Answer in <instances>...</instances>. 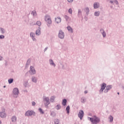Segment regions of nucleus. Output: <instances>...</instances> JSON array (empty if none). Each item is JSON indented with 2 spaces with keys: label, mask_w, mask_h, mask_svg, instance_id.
Segmentation results:
<instances>
[{
  "label": "nucleus",
  "mask_w": 124,
  "mask_h": 124,
  "mask_svg": "<svg viewBox=\"0 0 124 124\" xmlns=\"http://www.w3.org/2000/svg\"><path fill=\"white\" fill-rule=\"evenodd\" d=\"M49 62L50 65H52L54 67H56V64L55 63V62H54V61H53V60L49 59Z\"/></svg>",
  "instance_id": "nucleus-14"
},
{
  "label": "nucleus",
  "mask_w": 124,
  "mask_h": 124,
  "mask_svg": "<svg viewBox=\"0 0 124 124\" xmlns=\"http://www.w3.org/2000/svg\"><path fill=\"white\" fill-rule=\"evenodd\" d=\"M43 101L45 103V106H48L49 104H50V100L49 99V97L46 96H43Z\"/></svg>",
  "instance_id": "nucleus-5"
},
{
  "label": "nucleus",
  "mask_w": 124,
  "mask_h": 124,
  "mask_svg": "<svg viewBox=\"0 0 124 124\" xmlns=\"http://www.w3.org/2000/svg\"><path fill=\"white\" fill-rule=\"evenodd\" d=\"M110 2L111 3H113V2H114V1H110Z\"/></svg>",
  "instance_id": "nucleus-50"
},
{
  "label": "nucleus",
  "mask_w": 124,
  "mask_h": 124,
  "mask_svg": "<svg viewBox=\"0 0 124 124\" xmlns=\"http://www.w3.org/2000/svg\"><path fill=\"white\" fill-rule=\"evenodd\" d=\"M50 116H51V117H55V116H56V113L54 111H52L50 113Z\"/></svg>",
  "instance_id": "nucleus-38"
},
{
  "label": "nucleus",
  "mask_w": 124,
  "mask_h": 124,
  "mask_svg": "<svg viewBox=\"0 0 124 124\" xmlns=\"http://www.w3.org/2000/svg\"><path fill=\"white\" fill-rule=\"evenodd\" d=\"M64 18L65 19L66 22H68V20H69V16L65 15Z\"/></svg>",
  "instance_id": "nucleus-35"
},
{
  "label": "nucleus",
  "mask_w": 124,
  "mask_h": 124,
  "mask_svg": "<svg viewBox=\"0 0 124 124\" xmlns=\"http://www.w3.org/2000/svg\"><path fill=\"white\" fill-rule=\"evenodd\" d=\"M1 124V121L0 120V124Z\"/></svg>",
  "instance_id": "nucleus-56"
},
{
  "label": "nucleus",
  "mask_w": 124,
  "mask_h": 124,
  "mask_svg": "<svg viewBox=\"0 0 124 124\" xmlns=\"http://www.w3.org/2000/svg\"><path fill=\"white\" fill-rule=\"evenodd\" d=\"M122 90H123L124 91V86L122 87Z\"/></svg>",
  "instance_id": "nucleus-51"
},
{
  "label": "nucleus",
  "mask_w": 124,
  "mask_h": 124,
  "mask_svg": "<svg viewBox=\"0 0 124 124\" xmlns=\"http://www.w3.org/2000/svg\"><path fill=\"white\" fill-rule=\"evenodd\" d=\"M81 103H85L86 102V97H82L80 99Z\"/></svg>",
  "instance_id": "nucleus-27"
},
{
  "label": "nucleus",
  "mask_w": 124,
  "mask_h": 124,
  "mask_svg": "<svg viewBox=\"0 0 124 124\" xmlns=\"http://www.w3.org/2000/svg\"><path fill=\"white\" fill-rule=\"evenodd\" d=\"M113 116H112V115H110L109 117H108V120H109V122L110 123H112L113 122Z\"/></svg>",
  "instance_id": "nucleus-30"
},
{
  "label": "nucleus",
  "mask_w": 124,
  "mask_h": 124,
  "mask_svg": "<svg viewBox=\"0 0 124 124\" xmlns=\"http://www.w3.org/2000/svg\"><path fill=\"white\" fill-rule=\"evenodd\" d=\"M84 93L86 94V93H88V91H85L84 92Z\"/></svg>",
  "instance_id": "nucleus-49"
},
{
  "label": "nucleus",
  "mask_w": 124,
  "mask_h": 124,
  "mask_svg": "<svg viewBox=\"0 0 124 124\" xmlns=\"http://www.w3.org/2000/svg\"><path fill=\"white\" fill-rule=\"evenodd\" d=\"M107 84L105 83H103L101 86V89H103V90H105V88H106Z\"/></svg>",
  "instance_id": "nucleus-26"
},
{
  "label": "nucleus",
  "mask_w": 124,
  "mask_h": 124,
  "mask_svg": "<svg viewBox=\"0 0 124 124\" xmlns=\"http://www.w3.org/2000/svg\"><path fill=\"white\" fill-rule=\"evenodd\" d=\"M117 94H120V93L118 92Z\"/></svg>",
  "instance_id": "nucleus-55"
},
{
  "label": "nucleus",
  "mask_w": 124,
  "mask_h": 124,
  "mask_svg": "<svg viewBox=\"0 0 124 124\" xmlns=\"http://www.w3.org/2000/svg\"><path fill=\"white\" fill-rule=\"evenodd\" d=\"M35 34L36 35L39 36L41 34V32L40 31V29H38L36 31Z\"/></svg>",
  "instance_id": "nucleus-23"
},
{
  "label": "nucleus",
  "mask_w": 124,
  "mask_h": 124,
  "mask_svg": "<svg viewBox=\"0 0 124 124\" xmlns=\"http://www.w3.org/2000/svg\"><path fill=\"white\" fill-rule=\"evenodd\" d=\"M31 81L33 83H37V78L36 77L33 76L31 78Z\"/></svg>",
  "instance_id": "nucleus-17"
},
{
  "label": "nucleus",
  "mask_w": 124,
  "mask_h": 124,
  "mask_svg": "<svg viewBox=\"0 0 124 124\" xmlns=\"http://www.w3.org/2000/svg\"><path fill=\"white\" fill-rule=\"evenodd\" d=\"M31 14L34 17L36 15V12L35 11H33L31 12Z\"/></svg>",
  "instance_id": "nucleus-36"
},
{
  "label": "nucleus",
  "mask_w": 124,
  "mask_h": 124,
  "mask_svg": "<svg viewBox=\"0 0 124 124\" xmlns=\"http://www.w3.org/2000/svg\"><path fill=\"white\" fill-rule=\"evenodd\" d=\"M25 92L26 93H28V90H25Z\"/></svg>",
  "instance_id": "nucleus-52"
},
{
  "label": "nucleus",
  "mask_w": 124,
  "mask_h": 124,
  "mask_svg": "<svg viewBox=\"0 0 124 124\" xmlns=\"http://www.w3.org/2000/svg\"><path fill=\"white\" fill-rule=\"evenodd\" d=\"M84 11L86 12V15H89V13L90 12V9L89 7H86L84 9Z\"/></svg>",
  "instance_id": "nucleus-19"
},
{
  "label": "nucleus",
  "mask_w": 124,
  "mask_h": 124,
  "mask_svg": "<svg viewBox=\"0 0 124 124\" xmlns=\"http://www.w3.org/2000/svg\"><path fill=\"white\" fill-rule=\"evenodd\" d=\"M62 108V106H61V105L60 104L57 105L56 107H55V108L57 110H60V109H61Z\"/></svg>",
  "instance_id": "nucleus-29"
},
{
  "label": "nucleus",
  "mask_w": 124,
  "mask_h": 124,
  "mask_svg": "<svg viewBox=\"0 0 124 124\" xmlns=\"http://www.w3.org/2000/svg\"><path fill=\"white\" fill-rule=\"evenodd\" d=\"M68 13L70 14H72V9L71 8H70L68 10Z\"/></svg>",
  "instance_id": "nucleus-40"
},
{
  "label": "nucleus",
  "mask_w": 124,
  "mask_h": 124,
  "mask_svg": "<svg viewBox=\"0 0 124 124\" xmlns=\"http://www.w3.org/2000/svg\"><path fill=\"white\" fill-rule=\"evenodd\" d=\"M69 110H70V107L68 106L66 108V111H67V114H69Z\"/></svg>",
  "instance_id": "nucleus-31"
},
{
  "label": "nucleus",
  "mask_w": 124,
  "mask_h": 124,
  "mask_svg": "<svg viewBox=\"0 0 124 124\" xmlns=\"http://www.w3.org/2000/svg\"><path fill=\"white\" fill-rule=\"evenodd\" d=\"M5 36L3 35H0V39H4Z\"/></svg>",
  "instance_id": "nucleus-42"
},
{
  "label": "nucleus",
  "mask_w": 124,
  "mask_h": 124,
  "mask_svg": "<svg viewBox=\"0 0 124 124\" xmlns=\"http://www.w3.org/2000/svg\"><path fill=\"white\" fill-rule=\"evenodd\" d=\"M39 111L41 114H44V111L41 109V108H39Z\"/></svg>",
  "instance_id": "nucleus-39"
},
{
  "label": "nucleus",
  "mask_w": 124,
  "mask_h": 124,
  "mask_svg": "<svg viewBox=\"0 0 124 124\" xmlns=\"http://www.w3.org/2000/svg\"><path fill=\"white\" fill-rule=\"evenodd\" d=\"M19 89L17 88H15L13 90V97L17 98V97H18V95H19Z\"/></svg>",
  "instance_id": "nucleus-3"
},
{
  "label": "nucleus",
  "mask_w": 124,
  "mask_h": 124,
  "mask_svg": "<svg viewBox=\"0 0 124 124\" xmlns=\"http://www.w3.org/2000/svg\"><path fill=\"white\" fill-rule=\"evenodd\" d=\"M100 32L102 34V35L104 38H105V37H106V32L105 31H104V29H103V28H101L100 29Z\"/></svg>",
  "instance_id": "nucleus-10"
},
{
  "label": "nucleus",
  "mask_w": 124,
  "mask_h": 124,
  "mask_svg": "<svg viewBox=\"0 0 124 124\" xmlns=\"http://www.w3.org/2000/svg\"><path fill=\"white\" fill-rule=\"evenodd\" d=\"M30 37L31 38L33 41H36V39L35 38V33L33 32H31Z\"/></svg>",
  "instance_id": "nucleus-12"
},
{
  "label": "nucleus",
  "mask_w": 124,
  "mask_h": 124,
  "mask_svg": "<svg viewBox=\"0 0 124 124\" xmlns=\"http://www.w3.org/2000/svg\"><path fill=\"white\" fill-rule=\"evenodd\" d=\"M66 103H67V100L66 99H64L62 101V104L63 106H65L66 105Z\"/></svg>",
  "instance_id": "nucleus-20"
},
{
  "label": "nucleus",
  "mask_w": 124,
  "mask_h": 124,
  "mask_svg": "<svg viewBox=\"0 0 124 124\" xmlns=\"http://www.w3.org/2000/svg\"><path fill=\"white\" fill-rule=\"evenodd\" d=\"M36 72L35 71V69H34V67L31 66L30 70V74L31 75H34L36 74Z\"/></svg>",
  "instance_id": "nucleus-8"
},
{
  "label": "nucleus",
  "mask_w": 124,
  "mask_h": 124,
  "mask_svg": "<svg viewBox=\"0 0 124 124\" xmlns=\"http://www.w3.org/2000/svg\"><path fill=\"white\" fill-rule=\"evenodd\" d=\"M104 91V89L101 88L100 90H99L100 93H103Z\"/></svg>",
  "instance_id": "nucleus-41"
},
{
  "label": "nucleus",
  "mask_w": 124,
  "mask_h": 124,
  "mask_svg": "<svg viewBox=\"0 0 124 124\" xmlns=\"http://www.w3.org/2000/svg\"><path fill=\"white\" fill-rule=\"evenodd\" d=\"M54 124H60V120L59 119H55L54 120Z\"/></svg>",
  "instance_id": "nucleus-37"
},
{
  "label": "nucleus",
  "mask_w": 124,
  "mask_h": 124,
  "mask_svg": "<svg viewBox=\"0 0 124 124\" xmlns=\"http://www.w3.org/2000/svg\"><path fill=\"white\" fill-rule=\"evenodd\" d=\"M89 118L92 124H97L100 123V118L95 115L93 116V117H89Z\"/></svg>",
  "instance_id": "nucleus-1"
},
{
  "label": "nucleus",
  "mask_w": 124,
  "mask_h": 124,
  "mask_svg": "<svg viewBox=\"0 0 124 124\" xmlns=\"http://www.w3.org/2000/svg\"><path fill=\"white\" fill-rule=\"evenodd\" d=\"M55 20L57 24H60L62 22V18L60 17H55Z\"/></svg>",
  "instance_id": "nucleus-13"
},
{
  "label": "nucleus",
  "mask_w": 124,
  "mask_h": 124,
  "mask_svg": "<svg viewBox=\"0 0 124 124\" xmlns=\"http://www.w3.org/2000/svg\"><path fill=\"white\" fill-rule=\"evenodd\" d=\"M2 60H3V57L2 56H1V55H0V62L1 61H2Z\"/></svg>",
  "instance_id": "nucleus-44"
},
{
  "label": "nucleus",
  "mask_w": 124,
  "mask_h": 124,
  "mask_svg": "<svg viewBox=\"0 0 124 124\" xmlns=\"http://www.w3.org/2000/svg\"><path fill=\"white\" fill-rule=\"evenodd\" d=\"M7 116L6 112H5V109L4 108H2V111L0 112V118L4 119L5 118H6Z\"/></svg>",
  "instance_id": "nucleus-6"
},
{
  "label": "nucleus",
  "mask_w": 124,
  "mask_h": 124,
  "mask_svg": "<svg viewBox=\"0 0 124 124\" xmlns=\"http://www.w3.org/2000/svg\"><path fill=\"white\" fill-rule=\"evenodd\" d=\"M106 88V89L104 90V93H107L112 89V85H108Z\"/></svg>",
  "instance_id": "nucleus-11"
},
{
  "label": "nucleus",
  "mask_w": 124,
  "mask_h": 124,
  "mask_svg": "<svg viewBox=\"0 0 124 124\" xmlns=\"http://www.w3.org/2000/svg\"><path fill=\"white\" fill-rule=\"evenodd\" d=\"M12 123H15L17 121V117L16 116H13L11 118Z\"/></svg>",
  "instance_id": "nucleus-18"
},
{
  "label": "nucleus",
  "mask_w": 124,
  "mask_h": 124,
  "mask_svg": "<svg viewBox=\"0 0 124 124\" xmlns=\"http://www.w3.org/2000/svg\"><path fill=\"white\" fill-rule=\"evenodd\" d=\"M58 37L60 39H63L64 38V32L62 31V30H60L59 31Z\"/></svg>",
  "instance_id": "nucleus-7"
},
{
  "label": "nucleus",
  "mask_w": 124,
  "mask_h": 124,
  "mask_svg": "<svg viewBox=\"0 0 124 124\" xmlns=\"http://www.w3.org/2000/svg\"><path fill=\"white\" fill-rule=\"evenodd\" d=\"M55 99H56V96H52L50 97V102H52V103L55 102Z\"/></svg>",
  "instance_id": "nucleus-24"
},
{
  "label": "nucleus",
  "mask_w": 124,
  "mask_h": 124,
  "mask_svg": "<svg viewBox=\"0 0 124 124\" xmlns=\"http://www.w3.org/2000/svg\"><path fill=\"white\" fill-rule=\"evenodd\" d=\"M100 6V4L98 2H95L93 4V8H94V9H97V8H98Z\"/></svg>",
  "instance_id": "nucleus-15"
},
{
  "label": "nucleus",
  "mask_w": 124,
  "mask_h": 124,
  "mask_svg": "<svg viewBox=\"0 0 124 124\" xmlns=\"http://www.w3.org/2000/svg\"><path fill=\"white\" fill-rule=\"evenodd\" d=\"M67 1L70 3H72V2H73V0H67Z\"/></svg>",
  "instance_id": "nucleus-43"
},
{
  "label": "nucleus",
  "mask_w": 124,
  "mask_h": 124,
  "mask_svg": "<svg viewBox=\"0 0 124 124\" xmlns=\"http://www.w3.org/2000/svg\"><path fill=\"white\" fill-rule=\"evenodd\" d=\"M31 64V59H29L28 60H27V62H26V66H28V65L29 64Z\"/></svg>",
  "instance_id": "nucleus-32"
},
{
  "label": "nucleus",
  "mask_w": 124,
  "mask_h": 124,
  "mask_svg": "<svg viewBox=\"0 0 124 124\" xmlns=\"http://www.w3.org/2000/svg\"><path fill=\"white\" fill-rule=\"evenodd\" d=\"M114 2H115V3H116V4L118 5L119 4V2H118V0H115V1H114Z\"/></svg>",
  "instance_id": "nucleus-46"
},
{
  "label": "nucleus",
  "mask_w": 124,
  "mask_h": 124,
  "mask_svg": "<svg viewBox=\"0 0 124 124\" xmlns=\"http://www.w3.org/2000/svg\"><path fill=\"white\" fill-rule=\"evenodd\" d=\"M67 29L69 32H70L71 33H73V29H72L71 27H70V26H68L67 27Z\"/></svg>",
  "instance_id": "nucleus-16"
},
{
  "label": "nucleus",
  "mask_w": 124,
  "mask_h": 124,
  "mask_svg": "<svg viewBox=\"0 0 124 124\" xmlns=\"http://www.w3.org/2000/svg\"><path fill=\"white\" fill-rule=\"evenodd\" d=\"M31 26H32V23H30Z\"/></svg>",
  "instance_id": "nucleus-53"
},
{
  "label": "nucleus",
  "mask_w": 124,
  "mask_h": 124,
  "mask_svg": "<svg viewBox=\"0 0 124 124\" xmlns=\"http://www.w3.org/2000/svg\"><path fill=\"white\" fill-rule=\"evenodd\" d=\"M48 49V47H46L44 49V52H46L47 51V49Z\"/></svg>",
  "instance_id": "nucleus-47"
},
{
  "label": "nucleus",
  "mask_w": 124,
  "mask_h": 124,
  "mask_svg": "<svg viewBox=\"0 0 124 124\" xmlns=\"http://www.w3.org/2000/svg\"><path fill=\"white\" fill-rule=\"evenodd\" d=\"M0 32L1 33H2V34H3V33H5L6 31L4 29L2 28H0Z\"/></svg>",
  "instance_id": "nucleus-28"
},
{
  "label": "nucleus",
  "mask_w": 124,
  "mask_h": 124,
  "mask_svg": "<svg viewBox=\"0 0 124 124\" xmlns=\"http://www.w3.org/2000/svg\"><path fill=\"white\" fill-rule=\"evenodd\" d=\"M25 116L26 117L35 116V112L33 110H28L25 112Z\"/></svg>",
  "instance_id": "nucleus-4"
},
{
  "label": "nucleus",
  "mask_w": 124,
  "mask_h": 124,
  "mask_svg": "<svg viewBox=\"0 0 124 124\" xmlns=\"http://www.w3.org/2000/svg\"><path fill=\"white\" fill-rule=\"evenodd\" d=\"M110 7H111V8H112V7H113V6H110Z\"/></svg>",
  "instance_id": "nucleus-57"
},
{
  "label": "nucleus",
  "mask_w": 124,
  "mask_h": 124,
  "mask_svg": "<svg viewBox=\"0 0 124 124\" xmlns=\"http://www.w3.org/2000/svg\"><path fill=\"white\" fill-rule=\"evenodd\" d=\"M45 20L47 23V26L48 28H50L51 25H52V20L51 19V16H50L46 15L45 16Z\"/></svg>",
  "instance_id": "nucleus-2"
},
{
  "label": "nucleus",
  "mask_w": 124,
  "mask_h": 124,
  "mask_svg": "<svg viewBox=\"0 0 124 124\" xmlns=\"http://www.w3.org/2000/svg\"><path fill=\"white\" fill-rule=\"evenodd\" d=\"M78 16L79 18H80V17L82 16V11L81 10V9L78 10Z\"/></svg>",
  "instance_id": "nucleus-22"
},
{
  "label": "nucleus",
  "mask_w": 124,
  "mask_h": 124,
  "mask_svg": "<svg viewBox=\"0 0 124 124\" xmlns=\"http://www.w3.org/2000/svg\"><path fill=\"white\" fill-rule=\"evenodd\" d=\"M78 117L80 118V120H82L83 117H84V111L80 110L78 114Z\"/></svg>",
  "instance_id": "nucleus-9"
},
{
  "label": "nucleus",
  "mask_w": 124,
  "mask_h": 124,
  "mask_svg": "<svg viewBox=\"0 0 124 124\" xmlns=\"http://www.w3.org/2000/svg\"><path fill=\"white\" fill-rule=\"evenodd\" d=\"M3 88H6V86H4Z\"/></svg>",
  "instance_id": "nucleus-54"
},
{
  "label": "nucleus",
  "mask_w": 124,
  "mask_h": 124,
  "mask_svg": "<svg viewBox=\"0 0 124 124\" xmlns=\"http://www.w3.org/2000/svg\"><path fill=\"white\" fill-rule=\"evenodd\" d=\"M37 25L39 27H40L41 26V22L40 21H38L36 22V24H34L33 25Z\"/></svg>",
  "instance_id": "nucleus-33"
},
{
  "label": "nucleus",
  "mask_w": 124,
  "mask_h": 124,
  "mask_svg": "<svg viewBox=\"0 0 124 124\" xmlns=\"http://www.w3.org/2000/svg\"><path fill=\"white\" fill-rule=\"evenodd\" d=\"M24 86L25 88H29V87H30V85H29V81H25L24 83Z\"/></svg>",
  "instance_id": "nucleus-21"
},
{
  "label": "nucleus",
  "mask_w": 124,
  "mask_h": 124,
  "mask_svg": "<svg viewBox=\"0 0 124 124\" xmlns=\"http://www.w3.org/2000/svg\"><path fill=\"white\" fill-rule=\"evenodd\" d=\"M100 15V12H99V11H96L94 13V15L96 17H98V16H99Z\"/></svg>",
  "instance_id": "nucleus-25"
},
{
  "label": "nucleus",
  "mask_w": 124,
  "mask_h": 124,
  "mask_svg": "<svg viewBox=\"0 0 124 124\" xmlns=\"http://www.w3.org/2000/svg\"><path fill=\"white\" fill-rule=\"evenodd\" d=\"M35 104H36L35 102H34V101L32 102V106H35Z\"/></svg>",
  "instance_id": "nucleus-45"
},
{
  "label": "nucleus",
  "mask_w": 124,
  "mask_h": 124,
  "mask_svg": "<svg viewBox=\"0 0 124 124\" xmlns=\"http://www.w3.org/2000/svg\"><path fill=\"white\" fill-rule=\"evenodd\" d=\"M14 79L13 78H10L8 79V83L9 84H12L13 83V81Z\"/></svg>",
  "instance_id": "nucleus-34"
},
{
  "label": "nucleus",
  "mask_w": 124,
  "mask_h": 124,
  "mask_svg": "<svg viewBox=\"0 0 124 124\" xmlns=\"http://www.w3.org/2000/svg\"><path fill=\"white\" fill-rule=\"evenodd\" d=\"M62 69H64V65H62Z\"/></svg>",
  "instance_id": "nucleus-48"
}]
</instances>
